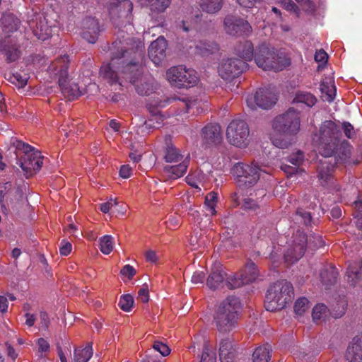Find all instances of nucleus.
I'll use <instances>...</instances> for the list:
<instances>
[{
	"label": "nucleus",
	"mask_w": 362,
	"mask_h": 362,
	"mask_svg": "<svg viewBox=\"0 0 362 362\" xmlns=\"http://www.w3.org/2000/svg\"><path fill=\"white\" fill-rule=\"evenodd\" d=\"M341 132L335 122L325 121L313 136V142L320 153L327 158L334 155L337 163H346L351 153V146L346 141L339 143Z\"/></svg>",
	"instance_id": "obj_2"
},
{
	"label": "nucleus",
	"mask_w": 362,
	"mask_h": 362,
	"mask_svg": "<svg viewBox=\"0 0 362 362\" xmlns=\"http://www.w3.org/2000/svg\"><path fill=\"white\" fill-rule=\"evenodd\" d=\"M337 276L338 272L337 269L332 266H329L321 271L320 274V281L322 286L327 289L336 283Z\"/></svg>",
	"instance_id": "obj_33"
},
{
	"label": "nucleus",
	"mask_w": 362,
	"mask_h": 362,
	"mask_svg": "<svg viewBox=\"0 0 362 362\" xmlns=\"http://www.w3.org/2000/svg\"><path fill=\"white\" fill-rule=\"evenodd\" d=\"M241 303L238 298L228 296L220 304L214 320L218 330L229 332L236 327Z\"/></svg>",
	"instance_id": "obj_5"
},
{
	"label": "nucleus",
	"mask_w": 362,
	"mask_h": 362,
	"mask_svg": "<svg viewBox=\"0 0 362 362\" xmlns=\"http://www.w3.org/2000/svg\"><path fill=\"white\" fill-rule=\"evenodd\" d=\"M294 219L299 223L308 226L312 222V216L310 212L306 211L302 208H298L294 215Z\"/></svg>",
	"instance_id": "obj_47"
},
{
	"label": "nucleus",
	"mask_w": 362,
	"mask_h": 362,
	"mask_svg": "<svg viewBox=\"0 0 362 362\" xmlns=\"http://www.w3.org/2000/svg\"><path fill=\"white\" fill-rule=\"evenodd\" d=\"M260 172L268 173L254 163L251 165L238 163L232 168V173L237 177V182L240 187L253 186L258 181Z\"/></svg>",
	"instance_id": "obj_11"
},
{
	"label": "nucleus",
	"mask_w": 362,
	"mask_h": 362,
	"mask_svg": "<svg viewBox=\"0 0 362 362\" xmlns=\"http://www.w3.org/2000/svg\"><path fill=\"white\" fill-rule=\"evenodd\" d=\"M328 59L327 54L323 49L317 50L315 54V60L317 62L325 64L327 62Z\"/></svg>",
	"instance_id": "obj_60"
},
{
	"label": "nucleus",
	"mask_w": 362,
	"mask_h": 362,
	"mask_svg": "<svg viewBox=\"0 0 362 362\" xmlns=\"http://www.w3.org/2000/svg\"><path fill=\"white\" fill-rule=\"evenodd\" d=\"M0 24L4 33L10 35L18 30L21 21L15 15L6 13L1 17Z\"/></svg>",
	"instance_id": "obj_29"
},
{
	"label": "nucleus",
	"mask_w": 362,
	"mask_h": 362,
	"mask_svg": "<svg viewBox=\"0 0 362 362\" xmlns=\"http://www.w3.org/2000/svg\"><path fill=\"white\" fill-rule=\"evenodd\" d=\"M200 362H216V354L214 348L209 341L203 344L202 352L199 356Z\"/></svg>",
	"instance_id": "obj_41"
},
{
	"label": "nucleus",
	"mask_w": 362,
	"mask_h": 362,
	"mask_svg": "<svg viewBox=\"0 0 362 362\" xmlns=\"http://www.w3.org/2000/svg\"><path fill=\"white\" fill-rule=\"evenodd\" d=\"M100 250L105 255H109L113 250V238L105 235L100 239Z\"/></svg>",
	"instance_id": "obj_46"
},
{
	"label": "nucleus",
	"mask_w": 362,
	"mask_h": 362,
	"mask_svg": "<svg viewBox=\"0 0 362 362\" xmlns=\"http://www.w3.org/2000/svg\"><path fill=\"white\" fill-rule=\"evenodd\" d=\"M247 66L246 62L240 59H227L221 62L218 71L223 80L232 81L238 77L247 69Z\"/></svg>",
	"instance_id": "obj_15"
},
{
	"label": "nucleus",
	"mask_w": 362,
	"mask_h": 362,
	"mask_svg": "<svg viewBox=\"0 0 362 362\" xmlns=\"http://www.w3.org/2000/svg\"><path fill=\"white\" fill-rule=\"evenodd\" d=\"M144 45L129 37L115 40L111 47L112 57L109 64L100 68V74L112 85H122L123 79L133 83L140 95H149L153 92L151 80L141 76L135 59L141 57Z\"/></svg>",
	"instance_id": "obj_1"
},
{
	"label": "nucleus",
	"mask_w": 362,
	"mask_h": 362,
	"mask_svg": "<svg viewBox=\"0 0 362 362\" xmlns=\"http://www.w3.org/2000/svg\"><path fill=\"white\" fill-rule=\"evenodd\" d=\"M205 279V274L204 272L198 271L195 272L192 276V282L193 284L203 283Z\"/></svg>",
	"instance_id": "obj_63"
},
{
	"label": "nucleus",
	"mask_w": 362,
	"mask_h": 362,
	"mask_svg": "<svg viewBox=\"0 0 362 362\" xmlns=\"http://www.w3.org/2000/svg\"><path fill=\"white\" fill-rule=\"evenodd\" d=\"M226 139L228 143L238 148L246 147L250 141V129L245 120L233 119L226 128Z\"/></svg>",
	"instance_id": "obj_9"
},
{
	"label": "nucleus",
	"mask_w": 362,
	"mask_h": 362,
	"mask_svg": "<svg viewBox=\"0 0 362 362\" xmlns=\"http://www.w3.org/2000/svg\"><path fill=\"white\" fill-rule=\"evenodd\" d=\"M62 243L64 244L59 247V252L62 255L67 256L71 252L72 245L70 243L65 242L64 240H62Z\"/></svg>",
	"instance_id": "obj_62"
},
{
	"label": "nucleus",
	"mask_w": 362,
	"mask_h": 362,
	"mask_svg": "<svg viewBox=\"0 0 362 362\" xmlns=\"http://www.w3.org/2000/svg\"><path fill=\"white\" fill-rule=\"evenodd\" d=\"M310 308L309 301L306 298L302 297L297 299L294 304V311L296 315H301Z\"/></svg>",
	"instance_id": "obj_48"
},
{
	"label": "nucleus",
	"mask_w": 362,
	"mask_h": 362,
	"mask_svg": "<svg viewBox=\"0 0 362 362\" xmlns=\"http://www.w3.org/2000/svg\"><path fill=\"white\" fill-rule=\"evenodd\" d=\"M117 204V199H110L107 202L103 203L100 205V209L103 213H108L110 209Z\"/></svg>",
	"instance_id": "obj_59"
},
{
	"label": "nucleus",
	"mask_w": 362,
	"mask_h": 362,
	"mask_svg": "<svg viewBox=\"0 0 362 362\" xmlns=\"http://www.w3.org/2000/svg\"><path fill=\"white\" fill-rule=\"evenodd\" d=\"M308 239L306 235L298 230L287 243L284 253V259L287 266L293 265L300 259L305 254Z\"/></svg>",
	"instance_id": "obj_10"
},
{
	"label": "nucleus",
	"mask_w": 362,
	"mask_h": 362,
	"mask_svg": "<svg viewBox=\"0 0 362 362\" xmlns=\"http://www.w3.org/2000/svg\"><path fill=\"white\" fill-rule=\"evenodd\" d=\"M167 46V41L163 36L158 37L151 44L148 48V57L156 66H159L165 59Z\"/></svg>",
	"instance_id": "obj_21"
},
{
	"label": "nucleus",
	"mask_w": 362,
	"mask_h": 362,
	"mask_svg": "<svg viewBox=\"0 0 362 362\" xmlns=\"http://www.w3.org/2000/svg\"><path fill=\"white\" fill-rule=\"evenodd\" d=\"M202 138L206 144H215L221 139V127L217 123L209 124L202 129Z\"/></svg>",
	"instance_id": "obj_26"
},
{
	"label": "nucleus",
	"mask_w": 362,
	"mask_h": 362,
	"mask_svg": "<svg viewBox=\"0 0 362 362\" xmlns=\"http://www.w3.org/2000/svg\"><path fill=\"white\" fill-rule=\"evenodd\" d=\"M320 90L324 100L332 102L336 96V86L334 79L331 77H325L320 83Z\"/></svg>",
	"instance_id": "obj_30"
},
{
	"label": "nucleus",
	"mask_w": 362,
	"mask_h": 362,
	"mask_svg": "<svg viewBox=\"0 0 362 362\" xmlns=\"http://www.w3.org/2000/svg\"><path fill=\"white\" fill-rule=\"evenodd\" d=\"M242 208L245 210L255 211L257 210V209L259 208V206L255 200H253L250 198H246L243 200Z\"/></svg>",
	"instance_id": "obj_56"
},
{
	"label": "nucleus",
	"mask_w": 362,
	"mask_h": 362,
	"mask_svg": "<svg viewBox=\"0 0 362 362\" xmlns=\"http://www.w3.org/2000/svg\"><path fill=\"white\" fill-rule=\"evenodd\" d=\"M168 81L172 86L177 88H189L194 86L199 81L195 70L187 69L184 66H176L169 69L166 72Z\"/></svg>",
	"instance_id": "obj_8"
},
{
	"label": "nucleus",
	"mask_w": 362,
	"mask_h": 362,
	"mask_svg": "<svg viewBox=\"0 0 362 362\" xmlns=\"http://www.w3.org/2000/svg\"><path fill=\"white\" fill-rule=\"evenodd\" d=\"M270 351L271 348L269 344L258 346L252 354L253 362H269L271 358Z\"/></svg>",
	"instance_id": "obj_40"
},
{
	"label": "nucleus",
	"mask_w": 362,
	"mask_h": 362,
	"mask_svg": "<svg viewBox=\"0 0 362 362\" xmlns=\"http://www.w3.org/2000/svg\"><path fill=\"white\" fill-rule=\"evenodd\" d=\"M219 358L221 362H233L235 351L230 339H225L221 341L219 346Z\"/></svg>",
	"instance_id": "obj_31"
},
{
	"label": "nucleus",
	"mask_w": 362,
	"mask_h": 362,
	"mask_svg": "<svg viewBox=\"0 0 362 362\" xmlns=\"http://www.w3.org/2000/svg\"><path fill=\"white\" fill-rule=\"evenodd\" d=\"M195 49L197 53L201 55H207L218 52L219 47L214 42L200 41L196 45Z\"/></svg>",
	"instance_id": "obj_42"
},
{
	"label": "nucleus",
	"mask_w": 362,
	"mask_h": 362,
	"mask_svg": "<svg viewBox=\"0 0 362 362\" xmlns=\"http://www.w3.org/2000/svg\"><path fill=\"white\" fill-rule=\"evenodd\" d=\"M348 362H362V336L353 338L347 349Z\"/></svg>",
	"instance_id": "obj_27"
},
{
	"label": "nucleus",
	"mask_w": 362,
	"mask_h": 362,
	"mask_svg": "<svg viewBox=\"0 0 362 362\" xmlns=\"http://www.w3.org/2000/svg\"><path fill=\"white\" fill-rule=\"evenodd\" d=\"M120 273L124 276H127L128 279H132L134 276L136 274V270L135 269L129 265L127 264L121 269Z\"/></svg>",
	"instance_id": "obj_58"
},
{
	"label": "nucleus",
	"mask_w": 362,
	"mask_h": 362,
	"mask_svg": "<svg viewBox=\"0 0 362 362\" xmlns=\"http://www.w3.org/2000/svg\"><path fill=\"white\" fill-rule=\"evenodd\" d=\"M253 59L257 66L264 71H279L290 64V59L286 56L279 54L265 45L256 48Z\"/></svg>",
	"instance_id": "obj_7"
},
{
	"label": "nucleus",
	"mask_w": 362,
	"mask_h": 362,
	"mask_svg": "<svg viewBox=\"0 0 362 362\" xmlns=\"http://www.w3.org/2000/svg\"><path fill=\"white\" fill-rule=\"evenodd\" d=\"M303 160V153L300 151L291 154L289 156L288 161L294 166H289L287 165L281 166V169L289 176L298 173V166Z\"/></svg>",
	"instance_id": "obj_34"
},
{
	"label": "nucleus",
	"mask_w": 362,
	"mask_h": 362,
	"mask_svg": "<svg viewBox=\"0 0 362 362\" xmlns=\"http://www.w3.org/2000/svg\"><path fill=\"white\" fill-rule=\"evenodd\" d=\"M189 164V159L177 163L166 165L163 168L162 177L164 181L168 180H176L182 177L187 170Z\"/></svg>",
	"instance_id": "obj_23"
},
{
	"label": "nucleus",
	"mask_w": 362,
	"mask_h": 362,
	"mask_svg": "<svg viewBox=\"0 0 362 362\" xmlns=\"http://www.w3.org/2000/svg\"><path fill=\"white\" fill-rule=\"evenodd\" d=\"M333 166L329 165L326 162L321 163L318 167V178L320 184L323 187L327 188L329 192L333 193L334 191L339 190L336 183V180L333 177L332 173Z\"/></svg>",
	"instance_id": "obj_22"
},
{
	"label": "nucleus",
	"mask_w": 362,
	"mask_h": 362,
	"mask_svg": "<svg viewBox=\"0 0 362 362\" xmlns=\"http://www.w3.org/2000/svg\"><path fill=\"white\" fill-rule=\"evenodd\" d=\"M7 79L17 88H22L26 86L29 76L26 73L15 72L9 74Z\"/></svg>",
	"instance_id": "obj_43"
},
{
	"label": "nucleus",
	"mask_w": 362,
	"mask_h": 362,
	"mask_svg": "<svg viewBox=\"0 0 362 362\" xmlns=\"http://www.w3.org/2000/svg\"><path fill=\"white\" fill-rule=\"evenodd\" d=\"M80 30L81 37L88 42L94 44L104 30V28L97 18L87 16L81 21Z\"/></svg>",
	"instance_id": "obj_16"
},
{
	"label": "nucleus",
	"mask_w": 362,
	"mask_h": 362,
	"mask_svg": "<svg viewBox=\"0 0 362 362\" xmlns=\"http://www.w3.org/2000/svg\"><path fill=\"white\" fill-rule=\"evenodd\" d=\"M33 34L41 40H46L52 35V25H48L47 21L42 14L37 13L34 18L28 21Z\"/></svg>",
	"instance_id": "obj_20"
},
{
	"label": "nucleus",
	"mask_w": 362,
	"mask_h": 362,
	"mask_svg": "<svg viewBox=\"0 0 362 362\" xmlns=\"http://www.w3.org/2000/svg\"><path fill=\"white\" fill-rule=\"evenodd\" d=\"M11 150L16 154L17 164L21 168L26 177H30L40 170L43 165L44 157L33 146L16 138H12Z\"/></svg>",
	"instance_id": "obj_4"
},
{
	"label": "nucleus",
	"mask_w": 362,
	"mask_h": 362,
	"mask_svg": "<svg viewBox=\"0 0 362 362\" xmlns=\"http://www.w3.org/2000/svg\"><path fill=\"white\" fill-rule=\"evenodd\" d=\"M259 276V271L256 264L248 261L245 267L232 277L226 278V284L228 288H239L244 284L255 281Z\"/></svg>",
	"instance_id": "obj_13"
},
{
	"label": "nucleus",
	"mask_w": 362,
	"mask_h": 362,
	"mask_svg": "<svg viewBox=\"0 0 362 362\" xmlns=\"http://www.w3.org/2000/svg\"><path fill=\"white\" fill-rule=\"evenodd\" d=\"M153 349L159 352L162 356H167L170 354V349L168 345L159 341H154Z\"/></svg>",
	"instance_id": "obj_52"
},
{
	"label": "nucleus",
	"mask_w": 362,
	"mask_h": 362,
	"mask_svg": "<svg viewBox=\"0 0 362 362\" xmlns=\"http://www.w3.org/2000/svg\"><path fill=\"white\" fill-rule=\"evenodd\" d=\"M37 351L40 356H45L49 351L50 346L49 342L44 338H40L37 341Z\"/></svg>",
	"instance_id": "obj_53"
},
{
	"label": "nucleus",
	"mask_w": 362,
	"mask_h": 362,
	"mask_svg": "<svg viewBox=\"0 0 362 362\" xmlns=\"http://www.w3.org/2000/svg\"><path fill=\"white\" fill-rule=\"evenodd\" d=\"M226 277V274L223 272L222 265L219 262H216L206 280V284L211 289L218 288L222 286Z\"/></svg>",
	"instance_id": "obj_24"
},
{
	"label": "nucleus",
	"mask_w": 362,
	"mask_h": 362,
	"mask_svg": "<svg viewBox=\"0 0 362 362\" xmlns=\"http://www.w3.org/2000/svg\"><path fill=\"white\" fill-rule=\"evenodd\" d=\"M107 9L111 22L118 26L130 22L133 4L130 0H110Z\"/></svg>",
	"instance_id": "obj_12"
},
{
	"label": "nucleus",
	"mask_w": 362,
	"mask_h": 362,
	"mask_svg": "<svg viewBox=\"0 0 362 362\" xmlns=\"http://www.w3.org/2000/svg\"><path fill=\"white\" fill-rule=\"evenodd\" d=\"M347 281L352 286H362V262L350 263L346 272Z\"/></svg>",
	"instance_id": "obj_25"
},
{
	"label": "nucleus",
	"mask_w": 362,
	"mask_h": 362,
	"mask_svg": "<svg viewBox=\"0 0 362 362\" xmlns=\"http://www.w3.org/2000/svg\"><path fill=\"white\" fill-rule=\"evenodd\" d=\"M317 103L316 97L310 92L298 90L293 99V104H304L308 107H312Z\"/></svg>",
	"instance_id": "obj_35"
},
{
	"label": "nucleus",
	"mask_w": 362,
	"mask_h": 362,
	"mask_svg": "<svg viewBox=\"0 0 362 362\" xmlns=\"http://www.w3.org/2000/svg\"><path fill=\"white\" fill-rule=\"evenodd\" d=\"M218 200L217 194L214 192H209L205 197L204 205L210 215L216 214V206Z\"/></svg>",
	"instance_id": "obj_45"
},
{
	"label": "nucleus",
	"mask_w": 362,
	"mask_h": 362,
	"mask_svg": "<svg viewBox=\"0 0 362 362\" xmlns=\"http://www.w3.org/2000/svg\"><path fill=\"white\" fill-rule=\"evenodd\" d=\"M224 30L233 36L247 35L252 32V27L247 21L228 15L224 19Z\"/></svg>",
	"instance_id": "obj_17"
},
{
	"label": "nucleus",
	"mask_w": 362,
	"mask_h": 362,
	"mask_svg": "<svg viewBox=\"0 0 362 362\" xmlns=\"http://www.w3.org/2000/svg\"><path fill=\"white\" fill-rule=\"evenodd\" d=\"M151 351L150 350L148 352V354L142 359L141 362H163V361L158 356L152 354Z\"/></svg>",
	"instance_id": "obj_64"
},
{
	"label": "nucleus",
	"mask_w": 362,
	"mask_h": 362,
	"mask_svg": "<svg viewBox=\"0 0 362 362\" xmlns=\"http://www.w3.org/2000/svg\"><path fill=\"white\" fill-rule=\"evenodd\" d=\"M255 51L252 43L249 40L240 42L235 47L236 54L245 61H252Z\"/></svg>",
	"instance_id": "obj_32"
},
{
	"label": "nucleus",
	"mask_w": 362,
	"mask_h": 362,
	"mask_svg": "<svg viewBox=\"0 0 362 362\" xmlns=\"http://www.w3.org/2000/svg\"><path fill=\"white\" fill-rule=\"evenodd\" d=\"M277 101L276 93L270 88H259L255 94H250L246 98L247 105L251 110L257 107L269 109L273 107Z\"/></svg>",
	"instance_id": "obj_14"
},
{
	"label": "nucleus",
	"mask_w": 362,
	"mask_h": 362,
	"mask_svg": "<svg viewBox=\"0 0 362 362\" xmlns=\"http://www.w3.org/2000/svg\"><path fill=\"white\" fill-rule=\"evenodd\" d=\"M272 129L269 134L272 144L279 148L290 146L300 129V112L293 108L275 117L271 122Z\"/></svg>",
	"instance_id": "obj_3"
},
{
	"label": "nucleus",
	"mask_w": 362,
	"mask_h": 362,
	"mask_svg": "<svg viewBox=\"0 0 362 362\" xmlns=\"http://www.w3.org/2000/svg\"><path fill=\"white\" fill-rule=\"evenodd\" d=\"M132 174V168L129 165H123L119 169V175L124 179L129 178Z\"/></svg>",
	"instance_id": "obj_61"
},
{
	"label": "nucleus",
	"mask_w": 362,
	"mask_h": 362,
	"mask_svg": "<svg viewBox=\"0 0 362 362\" xmlns=\"http://www.w3.org/2000/svg\"><path fill=\"white\" fill-rule=\"evenodd\" d=\"M93 354L90 344L76 348L74 351V362H89Z\"/></svg>",
	"instance_id": "obj_36"
},
{
	"label": "nucleus",
	"mask_w": 362,
	"mask_h": 362,
	"mask_svg": "<svg viewBox=\"0 0 362 362\" xmlns=\"http://www.w3.org/2000/svg\"><path fill=\"white\" fill-rule=\"evenodd\" d=\"M185 159H189V154H182L180 150L175 147V146L172 143L167 144L164 160L166 163H177L185 161Z\"/></svg>",
	"instance_id": "obj_28"
},
{
	"label": "nucleus",
	"mask_w": 362,
	"mask_h": 362,
	"mask_svg": "<svg viewBox=\"0 0 362 362\" xmlns=\"http://www.w3.org/2000/svg\"><path fill=\"white\" fill-rule=\"evenodd\" d=\"M327 313V308L325 304H317L313 309V319L315 322L322 319Z\"/></svg>",
	"instance_id": "obj_51"
},
{
	"label": "nucleus",
	"mask_w": 362,
	"mask_h": 362,
	"mask_svg": "<svg viewBox=\"0 0 362 362\" xmlns=\"http://www.w3.org/2000/svg\"><path fill=\"white\" fill-rule=\"evenodd\" d=\"M138 300L142 303H147L149 300L148 286L146 284L142 285L138 291Z\"/></svg>",
	"instance_id": "obj_54"
},
{
	"label": "nucleus",
	"mask_w": 362,
	"mask_h": 362,
	"mask_svg": "<svg viewBox=\"0 0 362 362\" xmlns=\"http://www.w3.org/2000/svg\"><path fill=\"white\" fill-rule=\"evenodd\" d=\"M12 185L11 182H6L0 184V202L3 203L5 197L7 196L11 189Z\"/></svg>",
	"instance_id": "obj_57"
},
{
	"label": "nucleus",
	"mask_w": 362,
	"mask_h": 362,
	"mask_svg": "<svg viewBox=\"0 0 362 362\" xmlns=\"http://www.w3.org/2000/svg\"><path fill=\"white\" fill-rule=\"evenodd\" d=\"M185 108L184 112L192 113V115L199 114L202 112V102L197 99H187L183 100L181 105Z\"/></svg>",
	"instance_id": "obj_44"
},
{
	"label": "nucleus",
	"mask_w": 362,
	"mask_h": 362,
	"mask_svg": "<svg viewBox=\"0 0 362 362\" xmlns=\"http://www.w3.org/2000/svg\"><path fill=\"white\" fill-rule=\"evenodd\" d=\"M141 4L146 7H148L151 11L162 13L170 4V0H139Z\"/></svg>",
	"instance_id": "obj_38"
},
{
	"label": "nucleus",
	"mask_w": 362,
	"mask_h": 362,
	"mask_svg": "<svg viewBox=\"0 0 362 362\" xmlns=\"http://www.w3.org/2000/svg\"><path fill=\"white\" fill-rule=\"evenodd\" d=\"M0 53L4 54L8 63L18 60L23 54V49L14 38L0 39Z\"/></svg>",
	"instance_id": "obj_18"
},
{
	"label": "nucleus",
	"mask_w": 362,
	"mask_h": 362,
	"mask_svg": "<svg viewBox=\"0 0 362 362\" xmlns=\"http://www.w3.org/2000/svg\"><path fill=\"white\" fill-rule=\"evenodd\" d=\"M332 315L334 318L341 317L346 312L347 308V302L344 298L339 300L336 305H333Z\"/></svg>",
	"instance_id": "obj_49"
},
{
	"label": "nucleus",
	"mask_w": 362,
	"mask_h": 362,
	"mask_svg": "<svg viewBox=\"0 0 362 362\" xmlns=\"http://www.w3.org/2000/svg\"><path fill=\"white\" fill-rule=\"evenodd\" d=\"M134 304V298L133 297L129 295H124L122 296L119 301V308L126 312H129L131 310L132 306Z\"/></svg>",
	"instance_id": "obj_50"
},
{
	"label": "nucleus",
	"mask_w": 362,
	"mask_h": 362,
	"mask_svg": "<svg viewBox=\"0 0 362 362\" xmlns=\"http://www.w3.org/2000/svg\"><path fill=\"white\" fill-rule=\"evenodd\" d=\"M294 297L293 285L286 280L272 284L267 290L264 307L267 310L274 312L281 310Z\"/></svg>",
	"instance_id": "obj_6"
},
{
	"label": "nucleus",
	"mask_w": 362,
	"mask_h": 362,
	"mask_svg": "<svg viewBox=\"0 0 362 362\" xmlns=\"http://www.w3.org/2000/svg\"><path fill=\"white\" fill-rule=\"evenodd\" d=\"M70 60L67 55L57 57L48 67L50 76L58 79L59 84H63L66 78H69L68 69Z\"/></svg>",
	"instance_id": "obj_19"
},
{
	"label": "nucleus",
	"mask_w": 362,
	"mask_h": 362,
	"mask_svg": "<svg viewBox=\"0 0 362 362\" xmlns=\"http://www.w3.org/2000/svg\"><path fill=\"white\" fill-rule=\"evenodd\" d=\"M279 4L288 11L296 12L298 9L297 5L292 0H279Z\"/></svg>",
	"instance_id": "obj_55"
},
{
	"label": "nucleus",
	"mask_w": 362,
	"mask_h": 362,
	"mask_svg": "<svg viewBox=\"0 0 362 362\" xmlns=\"http://www.w3.org/2000/svg\"><path fill=\"white\" fill-rule=\"evenodd\" d=\"M199 4L203 11L214 14L221 9L223 5V0H199Z\"/></svg>",
	"instance_id": "obj_37"
},
{
	"label": "nucleus",
	"mask_w": 362,
	"mask_h": 362,
	"mask_svg": "<svg viewBox=\"0 0 362 362\" xmlns=\"http://www.w3.org/2000/svg\"><path fill=\"white\" fill-rule=\"evenodd\" d=\"M69 78L64 81L63 84H59L62 93L68 100H74L80 95L79 88L76 84L69 85Z\"/></svg>",
	"instance_id": "obj_39"
}]
</instances>
